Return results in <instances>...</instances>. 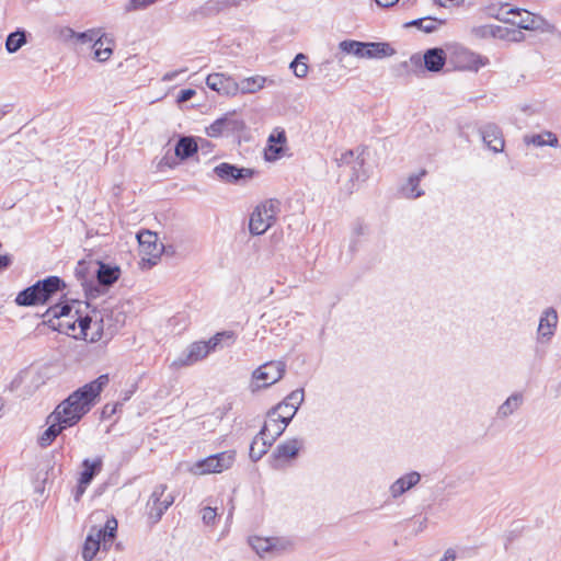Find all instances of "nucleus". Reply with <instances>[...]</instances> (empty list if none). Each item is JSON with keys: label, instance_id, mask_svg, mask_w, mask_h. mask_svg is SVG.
Listing matches in <instances>:
<instances>
[{"label": "nucleus", "instance_id": "1", "mask_svg": "<svg viewBox=\"0 0 561 561\" xmlns=\"http://www.w3.org/2000/svg\"><path fill=\"white\" fill-rule=\"evenodd\" d=\"M108 382V375H101L96 379L78 388L61 401L48 415L46 421L48 427L39 436L38 445L43 448L50 446L62 431L78 424L81 419L90 412L95 403V399Z\"/></svg>", "mask_w": 561, "mask_h": 561}, {"label": "nucleus", "instance_id": "2", "mask_svg": "<svg viewBox=\"0 0 561 561\" xmlns=\"http://www.w3.org/2000/svg\"><path fill=\"white\" fill-rule=\"evenodd\" d=\"M66 283L56 275L38 279L33 285L21 290L14 302L20 307L46 305L57 293L65 289Z\"/></svg>", "mask_w": 561, "mask_h": 561}, {"label": "nucleus", "instance_id": "3", "mask_svg": "<svg viewBox=\"0 0 561 561\" xmlns=\"http://www.w3.org/2000/svg\"><path fill=\"white\" fill-rule=\"evenodd\" d=\"M265 78L261 76L244 78L240 82L226 72H209L206 84L209 89L222 95H236L241 93H254L263 88Z\"/></svg>", "mask_w": 561, "mask_h": 561}, {"label": "nucleus", "instance_id": "4", "mask_svg": "<svg viewBox=\"0 0 561 561\" xmlns=\"http://www.w3.org/2000/svg\"><path fill=\"white\" fill-rule=\"evenodd\" d=\"M117 520L115 517L107 518L103 527H91L82 546V558L84 561H92L100 550H108L116 538Z\"/></svg>", "mask_w": 561, "mask_h": 561}, {"label": "nucleus", "instance_id": "5", "mask_svg": "<svg viewBox=\"0 0 561 561\" xmlns=\"http://www.w3.org/2000/svg\"><path fill=\"white\" fill-rule=\"evenodd\" d=\"M221 342H226L227 345L232 344L234 342V333L232 331H222L216 333L208 341L194 342L173 364L180 367L192 365L205 358L211 351H215Z\"/></svg>", "mask_w": 561, "mask_h": 561}, {"label": "nucleus", "instance_id": "6", "mask_svg": "<svg viewBox=\"0 0 561 561\" xmlns=\"http://www.w3.org/2000/svg\"><path fill=\"white\" fill-rule=\"evenodd\" d=\"M280 203L277 199H268L257 205L250 216L249 230L253 236L265 233L276 221Z\"/></svg>", "mask_w": 561, "mask_h": 561}, {"label": "nucleus", "instance_id": "7", "mask_svg": "<svg viewBox=\"0 0 561 561\" xmlns=\"http://www.w3.org/2000/svg\"><path fill=\"white\" fill-rule=\"evenodd\" d=\"M136 237L139 243V252L142 255L139 264L141 268H151L158 263L164 251V245L158 242V234L150 230H141Z\"/></svg>", "mask_w": 561, "mask_h": 561}, {"label": "nucleus", "instance_id": "8", "mask_svg": "<svg viewBox=\"0 0 561 561\" xmlns=\"http://www.w3.org/2000/svg\"><path fill=\"white\" fill-rule=\"evenodd\" d=\"M497 20L511 23L513 26L522 30H537L540 27L541 20L535 14L519 9H508V4H503L497 13H492Z\"/></svg>", "mask_w": 561, "mask_h": 561}, {"label": "nucleus", "instance_id": "9", "mask_svg": "<svg viewBox=\"0 0 561 561\" xmlns=\"http://www.w3.org/2000/svg\"><path fill=\"white\" fill-rule=\"evenodd\" d=\"M446 61L447 56L444 49L435 47L427 49L423 56L420 54L412 55L409 61H402L401 66L403 68L411 67L415 69H421L424 66L425 70H443Z\"/></svg>", "mask_w": 561, "mask_h": 561}, {"label": "nucleus", "instance_id": "10", "mask_svg": "<svg viewBox=\"0 0 561 561\" xmlns=\"http://www.w3.org/2000/svg\"><path fill=\"white\" fill-rule=\"evenodd\" d=\"M454 70H479L490 65L488 57L471 51L465 47H455L449 55Z\"/></svg>", "mask_w": 561, "mask_h": 561}, {"label": "nucleus", "instance_id": "11", "mask_svg": "<svg viewBox=\"0 0 561 561\" xmlns=\"http://www.w3.org/2000/svg\"><path fill=\"white\" fill-rule=\"evenodd\" d=\"M244 128L245 124L242 119L238 118L234 113H227L213 122L206 128V134L211 138L229 137L239 135Z\"/></svg>", "mask_w": 561, "mask_h": 561}, {"label": "nucleus", "instance_id": "12", "mask_svg": "<svg viewBox=\"0 0 561 561\" xmlns=\"http://www.w3.org/2000/svg\"><path fill=\"white\" fill-rule=\"evenodd\" d=\"M213 172L221 182L228 184H244L256 173L254 169L238 167L228 162L219 163Z\"/></svg>", "mask_w": 561, "mask_h": 561}, {"label": "nucleus", "instance_id": "13", "mask_svg": "<svg viewBox=\"0 0 561 561\" xmlns=\"http://www.w3.org/2000/svg\"><path fill=\"white\" fill-rule=\"evenodd\" d=\"M167 491L165 484H159L154 488L150 495L148 505L150 506L149 518L153 523H158L167 510L173 504L174 496L172 494H164Z\"/></svg>", "mask_w": 561, "mask_h": 561}, {"label": "nucleus", "instance_id": "14", "mask_svg": "<svg viewBox=\"0 0 561 561\" xmlns=\"http://www.w3.org/2000/svg\"><path fill=\"white\" fill-rule=\"evenodd\" d=\"M286 364L280 360L267 362L256 368L252 377L255 380H261L262 386H257V388H267L278 380H280L285 374Z\"/></svg>", "mask_w": 561, "mask_h": 561}, {"label": "nucleus", "instance_id": "15", "mask_svg": "<svg viewBox=\"0 0 561 561\" xmlns=\"http://www.w3.org/2000/svg\"><path fill=\"white\" fill-rule=\"evenodd\" d=\"M92 264L85 261H79L75 268V276L81 283L83 290L85 293V297L89 299L96 298L104 294V289L99 288L98 285L94 284L92 277L94 276Z\"/></svg>", "mask_w": 561, "mask_h": 561}, {"label": "nucleus", "instance_id": "16", "mask_svg": "<svg viewBox=\"0 0 561 561\" xmlns=\"http://www.w3.org/2000/svg\"><path fill=\"white\" fill-rule=\"evenodd\" d=\"M479 134L483 144L494 153H500L504 150L505 140L497 125L488 123L479 128Z\"/></svg>", "mask_w": 561, "mask_h": 561}, {"label": "nucleus", "instance_id": "17", "mask_svg": "<svg viewBox=\"0 0 561 561\" xmlns=\"http://www.w3.org/2000/svg\"><path fill=\"white\" fill-rule=\"evenodd\" d=\"M304 446L301 438H290L276 446L272 454L274 468H278V461L295 459Z\"/></svg>", "mask_w": 561, "mask_h": 561}, {"label": "nucleus", "instance_id": "18", "mask_svg": "<svg viewBox=\"0 0 561 561\" xmlns=\"http://www.w3.org/2000/svg\"><path fill=\"white\" fill-rule=\"evenodd\" d=\"M267 424H263L260 432L255 435L251 442L249 449V457L252 461H259L268 450V448L275 443L272 438H267Z\"/></svg>", "mask_w": 561, "mask_h": 561}, {"label": "nucleus", "instance_id": "19", "mask_svg": "<svg viewBox=\"0 0 561 561\" xmlns=\"http://www.w3.org/2000/svg\"><path fill=\"white\" fill-rule=\"evenodd\" d=\"M336 161L340 167H351L353 171L351 175L352 181H365L367 179V175L363 170L364 159L360 158V156L355 157L353 150H346L345 152H342L340 158H336Z\"/></svg>", "mask_w": 561, "mask_h": 561}, {"label": "nucleus", "instance_id": "20", "mask_svg": "<svg viewBox=\"0 0 561 561\" xmlns=\"http://www.w3.org/2000/svg\"><path fill=\"white\" fill-rule=\"evenodd\" d=\"M96 268L93 270V274L96 277L98 286L110 287L121 276V268L117 265H111L103 262L98 261L95 263Z\"/></svg>", "mask_w": 561, "mask_h": 561}, {"label": "nucleus", "instance_id": "21", "mask_svg": "<svg viewBox=\"0 0 561 561\" xmlns=\"http://www.w3.org/2000/svg\"><path fill=\"white\" fill-rule=\"evenodd\" d=\"M557 323H558L557 311L553 308L546 309L539 320L538 340L539 341H543V340L549 341L554 334Z\"/></svg>", "mask_w": 561, "mask_h": 561}, {"label": "nucleus", "instance_id": "22", "mask_svg": "<svg viewBox=\"0 0 561 561\" xmlns=\"http://www.w3.org/2000/svg\"><path fill=\"white\" fill-rule=\"evenodd\" d=\"M421 481V474L416 471H411L397 479L389 488V492L393 499H398L407 491L414 488Z\"/></svg>", "mask_w": 561, "mask_h": 561}, {"label": "nucleus", "instance_id": "23", "mask_svg": "<svg viewBox=\"0 0 561 561\" xmlns=\"http://www.w3.org/2000/svg\"><path fill=\"white\" fill-rule=\"evenodd\" d=\"M484 33H488L494 38H499L505 42H520L524 39L523 32L515 26L507 27L502 25H488L484 27Z\"/></svg>", "mask_w": 561, "mask_h": 561}, {"label": "nucleus", "instance_id": "24", "mask_svg": "<svg viewBox=\"0 0 561 561\" xmlns=\"http://www.w3.org/2000/svg\"><path fill=\"white\" fill-rule=\"evenodd\" d=\"M426 174H427V171L425 169L420 170L417 173L411 174L408 178L407 183L404 185H402L401 193L407 198H412V199H415V198H419V197L423 196L424 195V191L421 190L419 186H420L421 180Z\"/></svg>", "mask_w": 561, "mask_h": 561}, {"label": "nucleus", "instance_id": "25", "mask_svg": "<svg viewBox=\"0 0 561 561\" xmlns=\"http://www.w3.org/2000/svg\"><path fill=\"white\" fill-rule=\"evenodd\" d=\"M199 150L198 144L192 136H181L175 145L174 154L180 160L192 158Z\"/></svg>", "mask_w": 561, "mask_h": 561}, {"label": "nucleus", "instance_id": "26", "mask_svg": "<svg viewBox=\"0 0 561 561\" xmlns=\"http://www.w3.org/2000/svg\"><path fill=\"white\" fill-rule=\"evenodd\" d=\"M102 457H96L94 459H83L82 471L80 473L79 480L82 481V484H91L93 479L102 471Z\"/></svg>", "mask_w": 561, "mask_h": 561}, {"label": "nucleus", "instance_id": "27", "mask_svg": "<svg viewBox=\"0 0 561 561\" xmlns=\"http://www.w3.org/2000/svg\"><path fill=\"white\" fill-rule=\"evenodd\" d=\"M304 400H305L304 389L302 388L296 389V390L291 391L288 396H286L283 401H280L279 403H277L276 405L271 408V415H274L277 412H279L280 410H285V409H291V411L296 409V412H297L299 407L302 404Z\"/></svg>", "mask_w": 561, "mask_h": 561}, {"label": "nucleus", "instance_id": "28", "mask_svg": "<svg viewBox=\"0 0 561 561\" xmlns=\"http://www.w3.org/2000/svg\"><path fill=\"white\" fill-rule=\"evenodd\" d=\"M286 142V134L284 130L277 131V134H271L268 137V145L265 152V159L267 161H274L282 157L283 145Z\"/></svg>", "mask_w": 561, "mask_h": 561}, {"label": "nucleus", "instance_id": "29", "mask_svg": "<svg viewBox=\"0 0 561 561\" xmlns=\"http://www.w3.org/2000/svg\"><path fill=\"white\" fill-rule=\"evenodd\" d=\"M396 50L389 43L367 42L364 59H383L394 55Z\"/></svg>", "mask_w": 561, "mask_h": 561}, {"label": "nucleus", "instance_id": "30", "mask_svg": "<svg viewBox=\"0 0 561 561\" xmlns=\"http://www.w3.org/2000/svg\"><path fill=\"white\" fill-rule=\"evenodd\" d=\"M71 312H72V306L69 305L68 302L62 304V305L57 304V305L50 306L43 314V318L46 319V320H44V323L48 324L54 330L61 331L59 328L55 327L54 320L60 319V318H68L71 314Z\"/></svg>", "mask_w": 561, "mask_h": 561}, {"label": "nucleus", "instance_id": "31", "mask_svg": "<svg viewBox=\"0 0 561 561\" xmlns=\"http://www.w3.org/2000/svg\"><path fill=\"white\" fill-rule=\"evenodd\" d=\"M524 403V394L522 392L512 393L496 411V416L504 420L517 411Z\"/></svg>", "mask_w": 561, "mask_h": 561}, {"label": "nucleus", "instance_id": "32", "mask_svg": "<svg viewBox=\"0 0 561 561\" xmlns=\"http://www.w3.org/2000/svg\"><path fill=\"white\" fill-rule=\"evenodd\" d=\"M524 141L527 145H534L536 147L550 146L557 148L559 146V139L552 131H543L541 134L526 135Z\"/></svg>", "mask_w": 561, "mask_h": 561}, {"label": "nucleus", "instance_id": "33", "mask_svg": "<svg viewBox=\"0 0 561 561\" xmlns=\"http://www.w3.org/2000/svg\"><path fill=\"white\" fill-rule=\"evenodd\" d=\"M113 39L103 34L102 37L93 44L94 58L99 61L107 60L113 53Z\"/></svg>", "mask_w": 561, "mask_h": 561}, {"label": "nucleus", "instance_id": "34", "mask_svg": "<svg viewBox=\"0 0 561 561\" xmlns=\"http://www.w3.org/2000/svg\"><path fill=\"white\" fill-rule=\"evenodd\" d=\"M192 471L195 474H207L211 472H221L218 466V459L216 456L210 455L204 459L198 460L192 467Z\"/></svg>", "mask_w": 561, "mask_h": 561}, {"label": "nucleus", "instance_id": "35", "mask_svg": "<svg viewBox=\"0 0 561 561\" xmlns=\"http://www.w3.org/2000/svg\"><path fill=\"white\" fill-rule=\"evenodd\" d=\"M339 47L343 53L353 55L360 59L365 58L366 43H364V42L346 39V41H342L339 44Z\"/></svg>", "mask_w": 561, "mask_h": 561}, {"label": "nucleus", "instance_id": "36", "mask_svg": "<svg viewBox=\"0 0 561 561\" xmlns=\"http://www.w3.org/2000/svg\"><path fill=\"white\" fill-rule=\"evenodd\" d=\"M67 32L69 33V37L76 39L79 43L85 44V43H96L102 35L104 34L101 28H91L85 32H75L71 28H68Z\"/></svg>", "mask_w": 561, "mask_h": 561}, {"label": "nucleus", "instance_id": "37", "mask_svg": "<svg viewBox=\"0 0 561 561\" xmlns=\"http://www.w3.org/2000/svg\"><path fill=\"white\" fill-rule=\"evenodd\" d=\"M76 314L78 317L75 321H62L59 323V327H66L68 330H75L76 322H78L80 333L85 337L88 335V330L91 327L92 319L89 316H81L79 310H76Z\"/></svg>", "mask_w": 561, "mask_h": 561}, {"label": "nucleus", "instance_id": "38", "mask_svg": "<svg viewBox=\"0 0 561 561\" xmlns=\"http://www.w3.org/2000/svg\"><path fill=\"white\" fill-rule=\"evenodd\" d=\"M26 43V34L24 31H15L7 37L5 48L9 53L18 51Z\"/></svg>", "mask_w": 561, "mask_h": 561}, {"label": "nucleus", "instance_id": "39", "mask_svg": "<svg viewBox=\"0 0 561 561\" xmlns=\"http://www.w3.org/2000/svg\"><path fill=\"white\" fill-rule=\"evenodd\" d=\"M249 543L259 556H263L273 548V543L270 538H262L257 536L250 537Z\"/></svg>", "mask_w": 561, "mask_h": 561}, {"label": "nucleus", "instance_id": "40", "mask_svg": "<svg viewBox=\"0 0 561 561\" xmlns=\"http://www.w3.org/2000/svg\"><path fill=\"white\" fill-rule=\"evenodd\" d=\"M295 415L296 409L288 413V415L279 414V412H277V421H279L282 425H278L277 428H275L274 434L272 435V442H276V439L283 435Z\"/></svg>", "mask_w": 561, "mask_h": 561}, {"label": "nucleus", "instance_id": "41", "mask_svg": "<svg viewBox=\"0 0 561 561\" xmlns=\"http://www.w3.org/2000/svg\"><path fill=\"white\" fill-rule=\"evenodd\" d=\"M214 456L218 459V466L220 471L229 469L234 461V453L233 451H224L219 454H215Z\"/></svg>", "mask_w": 561, "mask_h": 561}, {"label": "nucleus", "instance_id": "42", "mask_svg": "<svg viewBox=\"0 0 561 561\" xmlns=\"http://www.w3.org/2000/svg\"><path fill=\"white\" fill-rule=\"evenodd\" d=\"M427 517H419L415 519H407L403 523H400V525H404L405 528L409 527V525L412 523L414 525V528L412 530L413 535H417L419 533L423 531L427 527Z\"/></svg>", "mask_w": 561, "mask_h": 561}, {"label": "nucleus", "instance_id": "43", "mask_svg": "<svg viewBox=\"0 0 561 561\" xmlns=\"http://www.w3.org/2000/svg\"><path fill=\"white\" fill-rule=\"evenodd\" d=\"M178 165V161H176V157L175 154L172 156L170 153V150H168V152L161 158V160L158 162V170H163L164 168H170V169H173L174 167Z\"/></svg>", "mask_w": 561, "mask_h": 561}, {"label": "nucleus", "instance_id": "44", "mask_svg": "<svg viewBox=\"0 0 561 561\" xmlns=\"http://www.w3.org/2000/svg\"><path fill=\"white\" fill-rule=\"evenodd\" d=\"M410 24L417 25L425 33H431L436 28L435 20H432V19H419V20L412 21Z\"/></svg>", "mask_w": 561, "mask_h": 561}, {"label": "nucleus", "instance_id": "45", "mask_svg": "<svg viewBox=\"0 0 561 561\" xmlns=\"http://www.w3.org/2000/svg\"><path fill=\"white\" fill-rule=\"evenodd\" d=\"M122 405L123 404L119 402L106 403L102 409L101 417L103 420L112 417L117 412V410L122 408Z\"/></svg>", "mask_w": 561, "mask_h": 561}, {"label": "nucleus", "instance_id": "46", "mask_svg": "<svg viewBox=\"0 0 561 561\" xmlns=\"http://www.w3.org/2000/svg\"><path fill=\"white\" fill-rule=\"evenodd\" d=\"M266 419L267 421L264 424H267L268 431H267V438H272V435L274 434L275 428H277L278 425H282L279 421H277V413L274 415H271V409L266 412Z\"/></svg>", "mask_w": 561, "mask_h": 561}, {"label": "nucleus", "instance_id": "47", "mask_svg": "<svg viewBox=\"0 0 561 561\" xmlns=\"http://www.w3.org/2000/svg\"><path fill=\"white\" fill-rule=\"evenodd\" d=\"M217 517L216 508L210 506L204 507L202 511V519L206 525H213Z\"/></svg>", "mask_w": 561, "mask_h": 561}, {"label": "nucleus", "instance_id": "48", "mask_svg": "<svg viewBox=\"0 0 561 561\" xmlns=\"http://www.w3.org/2000/svg\"><path fill=\"white\" fill-rule=\"evenodd\" d=\"M196 94L195 90L193 89H183L179 92L176 96V101L179 103H184L190 101L194 95Z\"/></svg>", "mask_w": 561, "mask_h": 561}, {"label": "nucleus", "instance_id": "49", "mask_svg": "<svg viewBox=\"0 0 561 561\" xmlns=\"http://www.w3.org/2000/svg\"><path fill=\"white\" fill-rule=\"evenodd\" d=\"M90 484H82V481L81 480H78V484H77V488L75 490V493H73V500L75 502H80L82 495L84 494L87 488L89 486Z\"/></svg>", "mask_w": 561, "mask_h": 561}, {"label": "nucleus", "instance_id": "50", "mask_svg": "<svg viewBox=\"0 0 561 561\" xmlns=\"http://www.w3.org/2000/svg\"><path fill=\"white\" fill-rule=\"evenodd\" d=\"M13 262V257L10 254L0 255V272L9 268Z\"/></svg>", "mask_w": 561, "mask_h": 561}, {"label": "nucleus", "instance_id": "51", "mask_svg": "<svg viewBox=\"0 0 561 561\" xmlns=\"http://www.w3.org/2000/svg\"><path fill=\"white\" fill-rule=\"evenodd\" d=\"M519 536V533L518 531H515V530H511L508 531L506 535H505V550L508 549V546L515 540L517 539Z\"/></svg>", "mask_w": 561, "mask_h": 561}, {"label": "nucleus", "instance_id": "52", "mask_svg": "<svg viewBox=\"0 0 561 561\" xmlns=\"http://www.w3.org/2000/svg\"><path fill=\"white\" fill-rule=\"evenodd\" d=\"M457 558V552L455 549L449 548L445 551L443 558L439 561H455Z\"/></svg>", "mask_w": 561, "mask_h": 561}, {"label": "nucleus", "instance_id": "53", "mask_svg": "<svg viewBox=\"0 0 561 561\" xmlns=\"http://www.w3.org/2000/svg\"><path fill=\"white\" fill-rule=\"evenodd\" d=\"M198 147L201 150H205V151H211L213 148H214V145L207 140V139H199V144H198Z\"/></svg>", "mask_w": 561, "mask_h": 561}, {"label": "nucleus", "instance_id": "54", "mask_svg": "<svg viewBox=\"0 0 561 561\" xmlns=\"http://www.w3.org/2000/svg\"><path fill=\"white\" fill-rule=\"evenodd\" d=\"M463 0H436V2L442 7H454L461 3Z\"/></svg>", "mask_w": 561, "mask_h": 561}, {"label": "nucleus", "instance_id": "55", "mask_svg": "<svg viewBox=\"0 0 561 561\" xmlns=\"http://www.w3.org/2000/svg\"><path fill=\"white\" fill-rule=\"evenodd\" d=\"M307 59H308V57L301 53L295 57V61H297L299 65L304 66L305 70H308V66L306 62Z\"/></svg>", "mask_w": 561, "mask_h": 561}, {"label": "nucleus", "instance_id": "56", "mask_svg": "<svg viewBox=\"0 0 561 561\" xmlns=\"http://www.w3.org/2000/svg\"><path fill=\"white\" fill-rule=\"evenodd\" d=\"M398 0H376V3L383 8H389L393 4H396Z\"/></svg>", "mask_w": 561, "mask_h": 561}, {"label": "nucleus", "instance_id": "57", "mask_svg": "<svg viewBox=\"0 0 561 561\" xmlns=\"http://www.w3.org/2000/svg\"><path fill=\"white\" fill-rule=\"evenodd\" d=\"M364 225L360 221H357L354 226L353 232L356 236H362L364 233Z\"/></svg>", "mask_w": 561, "mask_h": 561}, {"label": "nucleus", "instance_id": "58", "mask_svg": "<svg viewBox=\"0 0 561 561\" xmlns=\"http://www.w3.org/2000/svg\"><path fill=\"white\" fill-rule=\"evenodd\" d=\"M11 105H4L0 107V119L11 111Z\"/></svg>", "mask_w": 561, "mask_h": 561}, {"label": "nucleus", "instance_id": "59", "mask_svg": "<svg viewBox=\"0 0 561 561\" xmlns=\"http://www.w3.org/2000/svg\"><path fill=\"white\" fill-rule=\"evenodd\" d=\"M179 72H167L163 77V81H171L175 78Z\"/></svg>", "mask_w": 561, "mask_h": 561}, {"label": "nucleus", "instance_id": "60", "mask_svg": "<svg viewBox=\"0 0 561 561\" xmlns=\"http://www.w3.org/2000/svg\"><path fill=\"white\" fill-rule=\"evenodd\" d=\"M298 65H299V64H298L297 61H295V59H294V60H291V61L289 62L288 68H289V70H296V68H297V66H298Z\"/></svg>", "mask_w": 561, "mask_h": 561}, {"label": "nucleus", "instance_id": "61", "mask_svg": "<svg viewBox=\"0 0 561 561\" xmlns=\"http://www.w3.org/2000/svg\"><path fill=\"white\" fill-rule=\"evenodd\" d=\"M308 72H294L297 78H306Z\"/></svg>", "mask_w": 561, "mask_h": 561}, {"label": "nucleus", "instance_id": "62", "mask_svg": "<svg viewBox=\"0 0 561 561\" xmlns=\"http://www.w3.org/2000/svg\"><path fill=\"white\" fill-rule=\"evenodd\" d=\"M3 408H4V400L0 397V417L2 416Z\"/></svg>", "mask_w": 561, "mask_h": 561}, {"label": "nucleus", "instance_id": "63", "mask_svg": "<svg viewBox=\"0 0 561 561\" xmlns=\"http://www.w3.org/2000/svg\"><path fill=\"white\" fill-rule=\"evenodd\" d=\"M232 409V403H228L227 407L224 408V414L227 413L228 411H230Z\"/></svg>", "mask_w": 561, "mask_h": 561}, {"label": "nucleus", "instance_id": "64", "mask_svg": "<svg viewBox=\"0 0 561 561\" xmlns=\"http://www.w3.org/2000/svg\"><path fill=\"white\" fill-rule=\"evenodd\" d=\"M290 412H291V409H285V410H280L279 414L288 415V413H290Z\"/></svg>", "mask_w": 561, "mask_h": 561}]
</instances>
